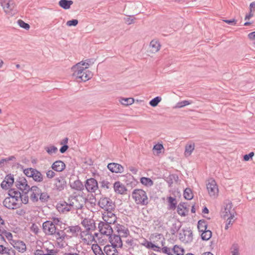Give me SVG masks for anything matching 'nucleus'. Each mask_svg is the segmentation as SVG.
Instances as JSON below:
<instances>
[{
  "instance_id": "f257e3e1",
  "label": "nucleus",
  "mask_w": 255,
  "mask_h": 255,
  "mask_svg": "<svg viewBox=\"0 0 255 255\" xmlns=\"http://www.w3.org/2000/svg\"><path fill=\"white\" fill-rule=\"evenodd\" d=\"M85 62H81L74 65L72 69L73 70V76L76 77L77 79H80L81 81L86 82L92 78V73L87 70L88 67H83Z\"/></svg>"
},
{
  "instance_id": "f03ea898",
  "label": "nucleus",
  "mask_w": 255,
  "mask_h": 255,
  "mask_svg": "<svg viewBox=\"0 0 255 255\" xmlns=\"http://www.w3.org/2000/svg\"><path fill=\"white\" fill-rule=\"evenodd\" d=\"M77 201L76 197H71L69 198L67 202L63 201L61 203L58 204L57 205V209L61 213H64L70 211L72 210H76L79 209V207L75 205L74 201Z\"/></svg>"
},
{
  "instance_id": "7ed1b4c3",
  "label": "nucleus",
  "mask_w": 255,
  "mask_h": 255,
  "mask_svg": "<svg viewBox=\"0 0 255 255\" xmlns=\"http://www.w3.org/2000/svg\"><path fill=\"white\" fill-rule=\"evenodd\" d=\"M132 197L136 204L145 206L148 204L147 194L142 189H134L132 192Z\"/></svg>"
},
{
  "instance_id": "20e7f679",
  "label": "nucleus",
  "mask_w": 255,
  "mask_h": 255,
  "mask_svg": "<svg viewBox=\"0 0 255 255\" xmlns=\"http://www.w3.org/2000/svg\"><path fill=\"white\" fill-rule=\"evenodd\" d=\"M0 3L4 12L9 15L13 16L17 12L16 5L12 0H0Z\"/></svg>"
},
{
  "instance_id": "39448f33",
  "label": "nucleus",
  "mask_w": 255,
  "mask_h": 255,
  "mask_svg": "<svg viewBox=\"0 0 255 255\" xmlns=\"http://www.w3.org/2000/svg\"><path fill=\"white\" fill-rule=\"evenodd\" d=\"M179 239L185 244H190L193 241V233L189 227L182 229L179 233Z\"/></svg>"
},
{
  "instance_id": "423d86ee",
  "label": "nucleus",
  "mask_w": 255,
  "mask_h": 255,
  "mask_svg": "<svg viewBox=\"0 0 255 255\" xmlns=\"http://www.w3.org/2000/svg\"><path fill=\"white\" fill-rule=\"evenodd\" d=\"M98 205L105 211H113L116 207L112 199L108 197H101L98 201Z\"/></svg>"
},
{
  "instance_id": "0eeeda50",
  "label": "nucleus",
  "mask_w": 255,
  "mask_h": 255,
  "mask_svg": "<svg viewBox=\"0 0 255 255\" xmlns=\"http://www.w3.org/2000/svg\"><path fill=\"white\" fill-rule=\"evenodd\" d=\"M81 224L85 228V231H83V234L86 236L91 235V232L96 229L95 221L91 219L85 218L81 222Z\"/></svg>"
},
{
  "instance_id": "6e6552de",
  "label": "nucleus",
  "mask_w": 255,
  "mask_h": 255,
  "mask_svg": "<svg viewBox=\"0 0 255 255\" xmlns=\"http://www.w3.org/2000/svg\"><path fill=\"white\" fill-rule=\"evenodd\" d=\"M15 186L22 191L23 194L28 193L29 191L30 186L28 185L27 181L24 177H19L16 180Z\"/></svg>"
},
{
  "instance_id": "1a4fd4ad",
  "label": "nucleus",
  "mask_w": 255,
  "mask_h": 255,
  "mask_svg": "<svg viewBox=\"0 0 255 255\" xmlns=\"http://www.w3.org/2000/svg\"><path fill=\"white\" fill-rule=\"evenodd\" d=\"M111 224L107 223L106 222H100L98 225L99 232L101 235L110 236L113 234V230L111 226Z\"/></svg>"
},
{
  "instance_id": "9d476101",
  "label": "nucleus",
  "mask_w": 255,
  "mask_h": 255,
  "mask_svg": "<svg viewBox=\"0 0 255 255\" xmlns=\"http://www.w3.org/2000/svg\"><path fill=\"white\" fill-rule=\"evenodd\" d=\"M42 229L45 235H54L57 228L53 222L46 221L42 224Z\"/></svg>"
},
{
  "instance_id": "9b49d317",
  "label": "nucleus",
  "mask_w": 255,
  "mask_h": 255,
  "mask_svg": "<svg viewBox=\"0 0 255 255\" xmlns=\"http://www.w3.org/2000/svg\"><path fill=\"white\" fill-rule=\"evenodd\" d=\"M84 186L87 191L91 193H95L99 188L98 182L94 178L87 179Z\"/></svg>"
},
{
  "instance_id": "f8f14e48",
  "label": "nucleus",
  "mask_w": 255,
  "mask_h": 255,
  "mask_svg": "<svg viewBox=\"0 0 255 255\" xmlns=\"http://www.w3.org/2000/svg\"><path fill=\"white\" fill-rule=\"evenodd\" d=\"M206 187L210 196L216 197L218 195V188L215 180H209L206 185Z\"/></svg>"
},
{
  "instance_id": "ddd939ff",
  "label": "nucleus",
  "mask_w": 255,
  "mask_h": 255,
  "mask_svg": "<svg viewBox=\"0 0 255 255\" xmlns=\"http://www.w3.org/2000/svg\"><path fill=\"white\" fill-rule=\"evenodd\" d=\"M14 181L13 175L8 174L5 176L4 179L1 183L0 186L2 189L7 190L12 186Z\"/></svg>"
},
{
  "instance_id": "4468645a",
  "label": "nucleus",
  "mask_w": 255,
  "mask_h": 255,
  "mask_svg": "<svg viewBox=\"0 0 255 255\" xmlns=\"http://www.w3.org/2000/svg\"><path fill=\"white\" fill-rule=\"evenodd\" d=\"M54 181V188L57 191H61L66 187V181L63 176L56 178Z\"/></svg>"
},
{
  "instance_id": "2eb2a0df",
  "label": "nucleus",
  "mask_w": 255,
  "mask_h": 255,
  "mask_svg": "<svg viewBox=\"0 0 255 255\" xmlns=\"http://www.w3.org/2000/svg\"><path fill=\"white\" fill-rule=\"evenodd\" d=\"M121 235H111L109 237V239L111 245L116 247L122 248L123 247V242L121 239Z\"/></svg>"
},
{
  "instance_id": "dca6fc26",
  "label": "nucleus",
  "mask_w": 255,
  "mask_h": 255,
  "mask_svg": "<svg viewBox=\"0 0 255 255\" xmlns=\"http://www.w3.org/2000/svg\"><path fill=\"white\" fill-rule=\"evenodd\" d=\"M103 219L107 223L114 224L116 222L117 217L112 211H107L103 213Z\"/></svg>"
},
{
  "instance_id": "f3484780",
  "label": "nucleus",
  "mask_w": 255,
  "mask_h": 255,
  "mask_svg": "<svg viewBox=\"0 0 255 255\" xmlns=\"http://www.w3.org/2000/svg\"><path fill=\"white\" fill-rule=\"evenodd\" d=\"M107 168L112 173H121L124 171V167L121 164L115 162L109 163Z\"/></svg>"
},
{
  "instance_id": "a211bd4d",
  "label": "nucleus",
  "mask_w": 255,
  "mask_h": 255,
  "mask_svg": "<svg viewBox=\"0 0 255 255\" xmlns=\"http://www.w3.org/2000/svg\"><path fill=\"white\" fill-rule=\"evenodd\" d=\"M10 244L20 253H23L26 250V245L23 241L20 240L12 241V242H10Z\"/></svg>"
},
{
  "instance_id": "6ab92c4d",
  "label": "nucleus",
  "mask_w": 255,
  "mask_h": 255,
  "mask_svg": "<svg viewBox=\"0 0 255 255\" xmlns=\"http://www.w3.org/2000/svg\"><path fill=\"white\" fill-rule=\"evenodd\" d=\"M29 191L31 192L30 196L31 200L33 202H36L38 201V196L41 193V189L36 186H33L29 188Z\"/></svg>"
},
{
  "instance_id": "aec40b11",
  "label": "nucleus",
  "mask_w": 255,
  "mask_h": 255,
  "mask_svg": "<svg viewBox=\"0 0 255 255\" xmlns=\"http://www.w3.org/2000/svg\"><path fill=\"white\" fill-rule=\"evenodd\" d=\"M113 188L115 192L119 194H124L127 190L125 186L119 181L115 182Z\"/></svg>"
},
{
  "instance_id": "412c9836",
  "label": "nucleus",
  "mask_w": 255,
  "mask_h": 255,
  "mask_svg": "<svg viewBox=\"0 0 255 255\" xmlns=\"http://www.w3.org/2000/svg\"><path fill=\"white\" fill-rule=\"evenodd\" d=\"M116 230L123 237H127L129 235L128 229L125 226L118 224L116 225Z\"/></svg>"
},
{
  "instance_id": "4be33fe9",
  "label": "nucleus",
  "mask_w": 255,
  "mask_h": 255,
  "mask_svg": "<svg viewBox=\"0 0 255 255\" xmlns=\"http://www.w3.org/2000/svg\"><path fill=\"white\" fill-rule=\"evenodd\" d=\"M232 204L231 203L227 204L224 209L225 211L221 214L222 218L225 219L226 217H228L229 215L231 216L233 213H234V216H235L236 212L234 209L232 210Z\"/></svg>"
},
{
  "instance_id": "5701e85b",
  "label": "nucleus",
  "mask_w": 255,
  "mask_h": 255,
  "mask_svg": "<svg viewBox=\"0 0 255 255\" xmlns=\"http://www.w3.org/2000/svg\"><path fill=\"white\" fill-rule=\"evenodd\" d=\"M103 251L106 255H119L117 248L112 245H106L104 247Z\"/></svg>"
},
{
  "instance_id": "b1692460",
  "label": "nucleus",
  "mask_w": 255,
  "mask_h": 255,
  "mask_svg": "<svg viewBox=\"0 0 255 255\" xmlns=\"http://www.w3.org/2000/svg\"><path fill=\"white\" fill-rule=\"evenodd\" d=\"M188 211L189 209L187 208L185 203L181 202L179 204L177 209V212L179 215L184 217L187 214Z\"/></svg>"
},
{
  "instance_id": "393cba45",
  "label": "nucleus",
  "mask_w": 255,
  "mask_h": 255,
  "mask_svg": "<svg viewBox=\"0 0 255 255\" xmlns=\"http://www.w3.org/2000/svg\"><path fill=\"white\" fill-rule=\"evenodd\" d=\"M3 204L7 209H14L17 203L9 196L5 198L3 202Z\"/></svg>"
},
{
  "instance_id": "a878e982",
  "label": "nucleus",
  "mask_w": 255,
  "mask_h": 255,
  "mask_svg": "<svg viewBox=\"0 0 255 255\" xmlns=\"http://www.w3.org/2000/svg\"><path fill=\"white\" fill-rule=\"evenodd\" d=\"M51 167L56 171L61 172L64 170L65 168V164L63 161L61 160H57L53 163Z\"/></svg>"
},
{
  "instance_id": "bb28decb",
  "label": "nucleus",
  "mask_w": 255,
  "mask_h": 255,
  "mask_svg": "<svg viewBox=\"0 0 255 255\" xmlns=\"http://www.w3.org/2000/svg\"><path fill=\"white\" fill-rule=\"evenodd\" d=\"M64 230H66V233L71 234L70 237L75 236L81 230V227L79 226H69L67 229L65 228Z\"/></svg>"
},
{
  "instance_id": "cd10ccee",
  "label": "nucleus",
  "mask_w": 255,
  "mask_h": 255,
  "mask_svg": "<svg viewBox=\"0 0 255 255\" xmlns=\"http://www.w3.org/2000/svg\"><path fill=\"white\" fill-rule=\"evenodd\" d=\"M71 187L77 191H82L84 189V185L79 179L74 181L70 184Z\"/></svg>"
},
{
  "instance_id": "c85d7f7f",
  "label": "nucleus",
  "mask_w": 255,
  "mask_h": 255,
  "mask_svg": "<svg viewBox=\"0 0 255 255\" xmlns=\"http://www.w3.org/2000/svg\"><path fill=\"white\" fill-rule=\"evenodd\" d=\"M64 230H55V233L54 235L55 236L56 239L57 241H60L61 242L63 241L67 237V235L66 233L64 232Z\"/></svg>"
},
{
  "instance_id": "c756f323",
  "label": "nucleus",
  "mask_w": 255,
  "mask_h": 255,
  "mask_svg": "<svg viewBox=\"0 0 255 255\" xmlns=\"http://www.w3.org/2000/svg\"><path fill=\"white\" fill-rule=\"evenodd\" d=\"M34 172L31 174L32 178L35 182H41L43 180V176L42 173L38 170L35 169Z\"/></svg>"
},
{
  "instance_id": "7c9ffc66",
  "label": "nucleus",
  "mask_w": 255,
  "mask_h": 255,
  "mask_svg": "<svg viewBox=\"0 0 255 255\" xmlns=\"http://www.w3.org/2000/svg\"><path fill=\"white\" fill-rule=\"evenodd\" d=\"M73 3L71 0H60L58 2L59 6L64 9H69Z\"/></svg>"
},
{
  "instance_id": "2f4dec72",
  "label": "nucleus",
  "mask_w": 255,
  "mask_h": 255,
  "mask_svg": "<svg viewBox=\"0 0 255 255\" xmlns=\"http://www.w3.org/2000/svg\"><path fill=\"white\" fill-rule=\"evenodd\" d=\"M195 148V144L194 143L187 144L185 147L184 155L186 157L190 156Z\"/></svg>"
},
{
  "instance_id": "473e14b6",
  "label": "nucleus",
  "mask_w": 255,
  "mask_h": 255,
  "mask_svg": "<svg viewBox=\"0 0 255 255\" xmlns=\"http://www.w3.org/2000/svg\"><path fill=\"white\" fill-rule=\"evenodd\" d=\"M179 179L178 175L175 174H170L166 177V181L168 183L169 187H171L173 181L177 182Z\"/></svg>"
},
{
  "instance_id": "72a5a7b5",
  "label": "nucleus",
  "mask_w": 255,
  "mask_h": 255,
  "mask_svg": "<svg viewBox=\"0 0 255 255\" xmlns=\"http://www.w3.org/2000/svg\"><path fill=\"white\" fill-rule=\"evenodd\" d=\"M91 248L95 255H105L104 251L98 244L93 245Z\"/></svg>"
},
{
  "instance_id": "f704fd0d",
  "label": "nucleus",
  "mask_w": 255,
  "mask_h": 255,
  "mask_svg": "<svg viewBox=\"0 0 255 255\" xmlns=\"http://www.w3.org/2000/svg\"><path fill=\"white\" fill-rule=\"evenodd\" d=\"M208 227V224L207 222L202 219L200 220L198 222L197 228L199 230V232H201L202 231H205L207 230Z\"/></svg>"
},
{
  "instance_id": "c9c22d12",
  "label": "nucleus",
  "mask_w": 255,
  "mask_h": 255,
  "mask_svg": "<svg viewBox=\"0 0 255 255\" xmlns=\"http://www.w3.org/2000/svg\"><path fill=\"white\" fill-rule=\"evenodd\" d=\"M134 101V99L132 98H121L120 100V103L124 106L130 105Z\"/></svg>"
},
{
  "instance_id": "e433bc0d",
  "label": "nucleus",
  "mask_w": 255,
  "mask_h": 255,
  "mask_svg": "<svg viewBox=\"0 0 255 255\" xmlns=\"http://www.w3.org/2000/svg\"><path fill=\"white\" fill-rule=\"evenodd\" d=\"M172 251V253L173 252L176 255H183L184 253V249L178 245L174 246Z\"/></svg>"
},
{
  "instance_id": "4c0bfd02",
  "label": "nucleus",
  "mask_w": 255,
  "mask_h": 255,
  "mask_svg": "<svg viewBox=\"0 0 255 255\" xmlns=\"http://www.w3.org/2000/svg\"><path fill=\"white\" fill-rule=\"evenodd\" d=\"M183 196L186 199L191 200L193 198L192 190L190 188H186L184 191Z\"/></svg>"
},
{
  "instance_id": "58836bf2",
  "label": "nucleus",
  "mask_w": 255,
  "mask_h": 255,
  "mask_svg": "<svg viewBox=\"0 0 255 255\" xmlns=\"http://www.w3.org/2000/svg\"><path fill=\"white\" fill-rule=\"evenodd\" d=\"M201 232V237L202 240L208 241L212 237V232L210 230H206Z\"/></svg>"
},
{
  "instance_id": "ea45409f",
  "label": "nucleus",
  "mask_w": 255,
  "mask_h": 255,
  "mask_svg": "<svg viewBox=\"0 0 255 255\" xmlns=\"http://www.w3.org/2000/svg\"><path fill=\"white\" fill-rule=\"evenodd\" d=\"M140 182L142 184L146 186H151L153 184V181L150 178L144 177L140 178Z\"/></svg>"
},
{
  "instance_id": "a19ab883",
  "label": "nucleus",
  "mask_w": 255,
  "mask_h": 255,
  "mask_svg": "<svg viewBox=\"0 0 255 255\" xmlns=\"http://www.w3.org/2000/svg\"><path fill=\"white\" fill-rule=\"evenodd\" d=\"M181 227V224H179V225H177L176 223L173 224L170 229V232L171 233V235H175V234L180 230Z\"/></svg>"
},
{
  "instance_id": "79ce46f5",
  "label": "nucleus",
  "mask_w": 255,
  "mask_h": 255,
  "mask_svg": "<svg viewBox=\"0 0 255 255\" xmlns=\"http://www.w3.org/2000/svg\"><path fill=\"white\" fill-rule=\"evenodd\" d=\"M167 199L169 203V209H175L176 208L177 204L176 198L171 196H169Z\"/></svg>"
},
{
  "instance_id": "37998d69",
  "label": "nucleus",
  "mask_w": 255,
  "mask_h": 255,
  "mask_svg": "<svg viewBox=\"0 0 255 255\" xmlns=\"http://www.w3.org/2000/svg\"><path fill=\"white\" fill-rule=\"evenodd\" d=\"M150 46L152 48V51L157 52L159 50L160 45L158 42L153 40L150 43Z\"/></svg>"
},
{
  "instance_id": "c03bdc74",
  "label": "nucleus",
  "mask_w": 255,
  "mask_h": 255,
  "mask_svg": "<svg viewBox=\"0 0 255 255\" xmlns=\"http://www.w3.org/2000/svg\"><path fill=\"white\" fill-rule=\"evenodd\" d=\"M8 195L10 197H17L18 195L19 196V197L21 196V192L13 188H11L9 190Z\"/></svg>"
},
{
  "instance_id": "a18cd8bd",
  "label": "nucleus",
  "mask_w": 255,
  "mask_h": 255,
  "mask_svg": "<svg viewBox=\"0 0 255 255\" xmlns=\"http://www.w3.org/2000/svg\"><path fill=\"white\" fill-rule=\"evenodd\" d=\"M50 198V196L47 192H41L39 194V200L42 203H46Z\"/></svg>"
},
{
  "instance_id": "49530a36",
  "label": "nucleus",
  "mask_w": 255,
  "mask_h": 255,
  "mask_svg": "<svg viewBox=\"0 0 255 255\" xmlns=\"http://www.w3.org/2000/svg\"><path fill=\"white\" fill-rule=\"evenodd\" d=\"M45 149L49 155L55 154L58 151L57 148L54 145L46 146L45 147Z\"/></svg>"
},
{
  "instance_id": "de8ad7c7",
  "label": "nucleus",
  "mask_w": 255,
  "mask_h": 255,
  "mask_svg": "<svg viewBox=\"0 0 255 255\" xmlns=\"http://www.w3.org/2000/svg\"><path fill=\"white\" fill-rule=\"evenodd\" d=\"M161 98L160 97H156L150 101L149 105L153 107H155L157 106V105L161 101Z\"/></svg>"
},
{
  "instance_id": "09e8293b",
  "label": "nucleus",
  "mask_w": 255,
  "mask_h": 255,
  "mask_svg": "<svg viewBox=\"0 0 255 255\" xmlns=\"http://www.w3.org/2000/svg\"><path fill=\"white\" fill-rule=\"evenodd\" d=\"M101 187L106 189L111 188L112 184L107 180H103L100 182Z\"/></svg>"
},
{
  "instance_id": "8fccbe9b",
  "label": "nucleus",
  "mask_w": 255,
  "mask_h": 255,
  "mask_svg": "<svg viewBox=\"0 0 255 255\" xmlns=\"http://www.w3.org/2000/svg\"><path fill=\"white\" fill-rule=\"evenodd\" d=\"M17 22L20 27L23 28L25 30H28L30 28L29 24L25 22L23 20L21 19H18Z\"/></svg>"
},
{
  "instance_id": "3c124183",
  "label": "nucleus",
  "mask_w": 255,
  "mask_h": 255,
  "mask_svg": "<svg viewBox=\"0 0 255 255\" xmlns=\"http://www.w3.org/2000/svg\"><path fill=\"white\" fill-rule=\"evenodd\" d=\"M191 103H192V102H191V101L184 100V101L177 103L176 105L175 108H181L185 107V106L190 105Z\"/></svg>"
},
{
  "instance_id": "603ef678",
  "label": "nucleus",
  "mask_w": 255,
  "mask_h": 255,
  "mask_svg": "<svg viewBox=\"0 0 255 255\" xmlns=\"http://www.w3.org/2000/svg\"><path fill=\"white\" fill-rule=\"evenodd\" d=\"M34 170L35 169L34 168H28L27 169H25L23 170V172L26 176L28 177H32V175H31V174H32L34 172L33 171H34Z\"/></svg>"
},
{
  "instance_id": "864d4df0",
  "label": "nucleus",
  "mask_w": 255,
  "mask_h": 255,
  "mask_svg": "<svg viewBox=\"0 0 255 255\" xmlns=\"http://www.w3.org/2000/svg\"><path fill=\"white\" fill-rule=\"evenodd\" d=\"M161 252L167 255H173L172 249L167 247H163L162 248H161Z\"/></svg>"
},
{
  "instance_id": "5fc2aeb1",
  "label": "nucleus",
  "mask_w": 255,
  "mask_h": 255,
  "mask_svg": "<svg viewBox=\"0 0 255 255\" xmlns=\"http://www.w3.org/2000/svg\"><path fill=\"white\" fill-rule=\"evenodd\" d=\"M2 233L4 234L5 236L6 239L10 242H12V241H14L12 239V235L11 233L7 232L6 230H4L2 231Z\"/></svg>"
},
{
  "instance_id": "6e6d98bb",
  "label": "nucleus",
  "mask_w": 255,
  "mask_h": 255,
  "mask_svg": "<svg viewBox=\"0 0 255 255\" xmlns=\"http://www.w3.org/2000/svg\"><path fill=\"white\" fill-rule=\"evenodd\" d=\"M230 250L231 253H239V247L237 244H234Z\"/></svg>"
},
{
  "instance_id": "4d7b16f0",
  "label": "nucleus",
  "mask_w": 255,
  "mask_h": 255,
  "mask_svg": "<svg viewBox=\"0 0 255 255\" xmlns=\"http://www.w3.org/2000/svg\"><path fill=\"white\" fill-rule=\"evenodd\" d=\"M78 23V20L76 19H73L72 20H69L67 22L66 24L68 26H76Z\"/></svg>"
},
{
  "instance_id": "13d9d810",
  "label": "nucleus",
  "mask_w": 255,
  "mask_h": 255,
  "mask_svg": "<svg viewBox=\"0 0 255 255\" xmlns=\"http://www.w3.org/2000/svg\"><path fill=\"white\" fill-rule=\"evenodd\" d=\"M254 152H251L248 154H245L243 156V159L244 160L247 161L250 160V159H252L253 157L254 156Z\"/></svg>"
},
{
  "instance_id": "bf43d9fd",
  "label": "nucleus",
  "mask_w": 255,
  "mask_h": 255,
  "mask_svg": "<svg viewBox=\"0 0 255 255\" xmlns=\"http://www.w3.org/2000/svg\"><path fill=\"white\" fill-rule=\"evenodd\" d=\"M88 202H89L91 205H96V199L94 196L92 195L88 199H86Z\"/></svg>"
},
{
  "instance_id": "052dcab7",
  "label": "nucleus",
  "mask_w": 255,
  "mask_h": 255,
  "mask_svg": "<svg viewBox=\"0 0 255 255\" xmlns=\"http://www.w3.org/2000/svg\"><path fill=\"white\" fill-rule=\"evenodd\" d=\"M152 243L151 242L148 241L147 240L144 239L143 243L141 244L142 245L145 247L147 249H150L152 247Z\"/></svg>"
},
{
  "instance_id": "680f3d73",
  "label": "nucleus",
  "mask_w": 255,
  "mask_h": 255,
  "mask_svg": "<svg viewBox=\"0 0 255 255\" xmlns=\"http://www.w3.org/2000/svg\"><path fill=\"white\" fill-rule=\"evenodd\" d=\"M27 194H23L22 196L21 195V198H20L22 202L24 204H26L28 202V196Z\"/></svg>"
},
{
  "instance_id": "e2e57ef3",
  "label": "nucleus",
  "mask_w": 255,
  "mask_h": 255,
  "mask_svg": "<svg viewBox=\"0 0 255 255\" xmlns=\"http://www.w3.org/2000/svg\"><path fill=\"white\" fill-rule=\"evenodd\" d=\"M224 21L228 24H230L232 25H235L237 23V20L235 18H233L231 19H225L224 20Z\"/></svg>"
},
{
  "instance_id": "0e129e2a",
  "label": "nucleus",
  "mask_w": 255,
  "mask_h": 255,
  "mask_svg": "<svg viewBox=\"0 0 255 255\" xmlns=\"http://www.w3.org/2000/svg\"><path fill=\"white\" fill-rule=\"evenodd\" d=\"M163 148V146L162 144H156L154 145L153 149L157 150L158 153H160L161 152V150Z\"/></svg>"
},
{
  "instance_id": "69168bd1",
  "label": "nucleus",
  "mask_w": 255,
  "mask_h": 255,
  "mask_svg": "<svg viewBox=\"0 0 255 255\" xmlns=\"http://www.w3.org/2000/svg\"><path fill=\"white\" fill-rule=\"evenodd\" d=\"M30 229L36 234H38L39 232V228L38 226L35 224H33L32 225V226L30 227Z\"/></svg>"
},
{
  "instance_id": "338daca9",
  "label": "nucleus",
  "mask_w": 255,
  "mask_h": 255,
  "mask_svg": "<svg viewBox=\"0 0 255 255\" xmlns=\"http://www.w3.org/2000/svg\"><path fill=\"white\" fill-rule=\"evenodd\" d=\"M55 175V172L52 170H49L46 172V177L48 178H52Z\"/></svg>"
},
{
  "instance_id": "774afa93",
  "label": "nucleus",
  "mask_w": 255,
  "mask_h": 255,
  "mask_svg": "<svg viewBox=\"0 0 255 255\" xmlns=\"http://www.w3.org/2000/svg\"><path fill=\"white\" fill-rule=\"evenodd\" d=\"M6 252V254L7 255H15V251L11 248L10 249L7 248V251Z\"/></svg>"
}]
</instances>
